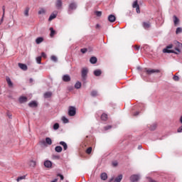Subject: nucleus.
<instances>
[{"label":"nucleus","mask_w":182,"mask_h":182,"mask_svg":"<svg viewBox=\"0 0 182 182\" xmlns=\"http://www.w3.org/2000/svg\"><path fill=\"white\" fill-rule=\"evenodd\" d=\"M171 48H173V44L168 45V46H166V48H164L163 50L164 53H176L177 54V53H180L181 52L178 48H175V50H176V52L174 51V50H169Z\"/></svg>","instance_id":"1"},{"label":"nucleus","mask_w":182,"mask_h":182,"mask_svg":"<svg viewBox=\"0 0 182 182\" xmlns=\"http://www.w3.org/2000/svg\"><path fill=\"white\" fill-rule=\"evenodd\" d=\"M87 73H89V70L87 68H84L81 71V76L83 80H86V77H87Z\"/></svg>","instance_id":"2"},{"label":"nucleus","mask_w":182,"mask_h":182,"mask_svg":"<svg viewBox=\"0 0 182 182\" xmlns=\"http://www.w3.org/2000/svg\"><path fill=\"white\" fill-rule=\"evenodd\" d=\"M76 8H77L76 3L75 2L70 3L68 6V14H72V11H75Z\"/></svg>","instance_id":"3"},{"label":"nucleus","mask_w":182,"mask_h":182,"mask_svg":"<svg viewBox=\"0 0 182 182\" xmlns=\"http://www.w3.org/2000/svg\"><path fill=\"white\" fill-rule=\"evenodd\" d=\"M76 114V108L75 107H69L68 116L73 117Z\"/></svg>","instance_id":"4"},{"label":"nucleus","mask_w":182,"mask_h":182,"mask_svg":"<svg viewBox=\"0 0 182 182\" xmlns=\"http://www.w3.org/2000/svg\"><path fill=\"white\" fill-rule=\"evenodd\" d=\"M129 180L131 182H136L140 180V176L139 175L134 174L130 176Z\"/></svg>","instance_id":"5"},{"label":"nucleus","mask_w":182,"mask_h":182,"mask_svg":"<svg viewBox=\"0 0 182 182\" xmlns=\"http://www.w3.org/2000/svg\"><path fill=\"white\" fill-rule=\"evenodd\" d=\"M146 75H152V73H160L159 70L149 69L146 71Z\"/></svg>","instance_id":"6"},{"label":"nucleus","mask_w":182,"mask_h":182,"mask_svg":"<svg viewBox=\"0 0 182 182\" xmlns=\"http://www.w3.org/2000/svg\"><path fill=\"white\" fill-rule=\"evenodd\" d=\"M173 23L175 26H177L178 23H180V19L178 18V17H177V16L174 15L173 16Z\"/></svg>","instance_id":"7"},{"label":"nucleus","mask_w":182,"mask_h":182,"mask_svg":"<svg viewBox=\"0 0 182 182\" xmlns=\"http://www.w3.org/2000/svg\"><path fill=\"white\" fill-rule=\"evenodd\" d=\"M44 166L46 168H50L52 167V161L49 160L44 161Z\"/></svg>","instance_id":"8"},{"label":"nucleus","mask_w":182,"mask_h":182,"mask_svg":"<svg viewBox=\"0 0 182 182\" xmlns=\"http://www.w3.org/2000/svg\"><path fill=\"white\" fill-rule=\"evenodd\" d=\"M62 5H63V4L62 3V0H57L55 2V6L58 9H60V8H62Z\"/></svg>","instance_id":"9"},{"label":"nucleus","mask_w":182,"mask_h":182,"mask_svg":"<svg viewBox=\"0 0 182 182\" xmlns=\"http://www.w3.org/2000/svg\"><path fill=\"white\" fill-rule=\"evenodd\" d=\"M18 102L21 104L26 103V102H28V97H20L19 99H18Z\"/></svg>","instance_id":"10"},{"label":"nucleus","mask_w":182,"mask_h":182,"mask_svg":"<svg viewBox=\"0 0 182 182\" xmlns=\"http://www.w3.org/2000/svg\"><path fill=\"white\" fill-rule=\"evenodd\" d=\"M18 67L20 68V69H22V70H28V65H26V64L19 63Z\"/></svg>","instance_id":"11"},{"label":"nucleus","mask_w":182,"mask_h":182,"mask_svg":"<svg viewBox=\"0 0 182 182\" xmlns=\"http://www.w3.org/2000/svg\"><path fill=\"white\" fill-rule=\"evenodd\" d=\"M63 82H70V76L69 75H65L63 76Z\"/></svg>","instance_id":"12"},{"label":"nucleus","mask_w":182,"mask_h":182,"mask_svg":"<svg viewBox=\"0 0 182 182\" xmlns=\"http://www.w3.org/2000/svg\"><path fill=\"white\" fill-rule=\"evenodd\" d=\"M108 21L109 22H114L116 21V16L114 15L111 14L108 16Z\"/></svg>","instance_id":"13"},{"label":"nucleus","mask_w":182,"mask_h":182,"mask_svg":"<svg viewBox=\"0 0 182 182\" xmlns=\"http://www.w3.org/2000/svg\"><path fill=\"white\" fill-rule=\"evenodd\" d=\"M123 180V175L119 174L117 177H116L114 180V182H120Z\"/></svg>","instance_id":"14"},{"label":"nucleus","mask_w":182,"mask_h":182,"mask_svg":"<svg viewBox=\"0 0 182 182\" xmlns=\"http://www.w3.org/2000/svg\"><path fill=\"white\" fill-rule=\"evenodd\" d=\"M142 26L144 28V29H149V28L151 26L150 22H144L142 23Z\"/></svg>","instance_id":"15"},{"label":"nucleus","mask_w":182,"mask_h":182,"mask_svg":"<svg viewBox=\"0 0 182 182\" xmlns=\"http://www.w3.org/2000/svg\"><path fill=\"white\" fill-rule=\"evenodd\" d=\"M28 106L29 107H38V103H36V102L35 101H33L28 103Z\"/></svg>","instance_id":"16"},{"label":"nucleus","mask_w":182,"mask_h":182,"mask_svg":"<svg viewBox=\"0 0 182 182\" xmlns=\"http://www.w3.org/2000/svg\"><path fill=\"white\" fill-rule=\"evenodd\" d=\"M45 99H49V97H52V92H46L44 94Z\"/></svg>","instance_id":"17"},{"label":"nucleus","mask_w":182,"mask_h":182,"mask_svg":"<svg viewBox=\"0 0 182 182\" xmlns=\"http://www.w3.org/2000/svg\"><path fill=\"white\" fill-rule=\"evenodd\" d=\"M50 38H53V36H55V35H56V31H55V30H53V28H50Z\"/></svg>","instance_id":"18"},{"label":"nucleus","mask_w":182,"mask_h":182,"mask_svg":"<svg viewBox=\"0 0 182 182\" xmlns=\"http://www.w3.org/2000/svg\"><path fill=\"white\" fill-rule=\"evenodd\" d=\"M90 63H92V65H95V63H97V58L96 57H92L90 59Z\"/></svg>","instance_id":"19"},{"label":"nucleus","mask_w":182,"mask_h":182,"mask_svg":"<svg viewBox=\"0 0 182 182\" xmlns=\"http://www.w3.org/2000/svg\"><path fill=\"white\" fill-rule=\"evenodd\" d=\"M42 42H43V38L42 37H38L36 39V43H37V45H39V43H42Z\"/></svg>","instance_id":"20"},{"label":"nucleus","mask_w":182,"mask_h":182,"mask_svg":"<svg viewBox=\"0 0 182 182\" xmlns=\"http://www.w3.org/2000/svg\"><path fill=\"white\" fill-rule=\"evenodd\" d=\"M45 14H46V10L43 8H41L38 11V15H45Z\"/></svg>","instance_id":"21"},{"label":"nucleus","mask_w":182,"mask_h":182,"mask_svg":"<svg viewBox=\"0 0 182 182\" xmlns=\"http://www.w3.org/2000/svg\"><path fill=\"white\" fill-rule=\"evenodd\" d=\"M6 82H7L9 86L10 87H11V86H13L14 84L12 83V81H11V78H9V77H6Z\"/></svg>","instance_id":"22"},{"label":"nucleus","mask_w":182,"mask_h":182,"mask_svg":"<svg viewBox=\"0 0 182 182\" xmlns=\"http://www.w3.org/2000/svg\"><path fill=\"white\" fill-rule=\"evenodd\" d=\"M60 146H63L64 150H68V144L65 141L60 142Z\"/></svg>","instance_id":"23"},{"label":"nucleus","mask_w":182,"mask_h":182,"mask_svg":"<svg viewBox=\"0 0 182 182\" xmlns=\"http://www.w3.org/2000/svg\"><path fill=\"white\" fill-rule=\"evenodd\" d=\"M62 150H63V149H62V146H55V151L57 153H62Z\"/></svg>","instance_id":"24"},{"label":"nucleus","mask_w":182,"mask_h":182,"mask_svg":"<svg viewBox=\"0 0 182 182\" xmlns=\"http://www.w3.org/2000/svg\"><path fill=\"white\" fill-rule=\"evenodd\" d=\"M95 76H100L102 75V70H96L94 71Z\"/></svg>","instance_id":"25"},{"label":"nucleus","mask_w":182,"mask_h":182,"mask_svg":"<svg viewBox=\"0 0 182 182\" xmlns=\"http://www.w3.org/2000/svg\"><path fill=\"white\" fill-rule=\"evenodd\" d=\"M101 119L103 120L104 122H106V120H107V114H102L101 115Z\"/></svg>","instance_id":"26"},{"label":"nucleus","mask_w":182,"mask_h":182,"mask_svg":"<svg viewBox=\"0 0 182 182\" xmlns=\"http://www.w3.org/2000/svg\"><path fill=\"white\" fill-rule=\"evenodd\" d=\"M101 180H107V173H102L101 174Z\"/></svg>","instance_id":"27"},{"label":"nucleus","mask_w":182,"mask_h":182,"mask_svg":"<svg viewBox=\"0 0 182 182\" xmlns=\"http://www.w3.org/2000/svg\"><path fill=\"white\" fill-rule=\"evenodd\" d=\"M75 89H80L82 87V83L80 82H77L75 85Z\"/></svg>","instance_id":"28"},{"label":"nucleus","mask_w":182,"mask_h":182,"mask_svg":"<svg viewBox=\"0 0 182 182\" xmlns=\"http://www.w3.org/2000/svg\"><path fill=\"white\" fill-rule=\"evenodd\" d=\"M46 143L50 146L52 144V139L49 137L46 138Z\"/></svg>","instance_id":"29"},{"label":"nucleus","mask_w":182,"mask_h":182,"mask_svg":"<svg viewBox=\"0 0 182 182\" xmlns=\"http://www.w3.org/2000/svg\"><path fill=\"white\" fill-rule=\"evenodd\" d=\"M57 16V14H52L49 18H48V21H53V19H55V18H56Z\"/></svg>","instance_id":"30"},{"label":"nucleus","mask_w":182,"mask_h":182,"mask_svg":"<svg viewBox=\"0 0 182 182\" xmlns=\"http://www.w3.org/2000/svg\"><path fill=\"white\" fill-rule=\"evenodd\" d=\"M26 178V176H18L16 179V181L19 182L21 180H25Z\"/></svg>","instance_id":"31"},{"label":"nucleus","mask_w":182,"mask_h":182,"mask_svg":"<svg viewBox=\"0 0 182 182\" xmlns=\"http://www.w3.org/2000/svg\"><path fill=\"white\" fill-rule=\"evenodd\" d=\"M24 15L25 16H29V7L26 8Z\"/></svg>","instance_id":"32"},{"label":"nucleus","mask_w":182,"mask_h":182,"mask_svg":"<svg viewBox=\"0 0 182 182\" xmlns=\"http://www.w3.org/2000/svg\"><path fill=\"white\" fill-rule=\"evenodd\" d=\"M36 62L37 63H38V65H41V63H42V57L41 56L37 57Z\"/></svg>","instance_id":"33"},{"label":"nucleus","mask_w":182,"mask_h":182,"mask_svg":"<svg viewBox=\"0 0 182 182\" xmlns=\"http://www.w3.org/2000/svg\"><path fill=\"white\" fill-rule=\"evenodd\" d=\"M139 3H138L137 0H136L135 1H134L133 5H132V8H137V7H139Z\"/></svg>","instance_id":"34"},{"label":"nucleus","mask_w":182,"mask_h":182,"mask_svg":"<svg viewBox=\"0 0 182 182\" xmlns=\"http://www.w3.org/2000/svg\"><path fill=\"white\" fill-rule=\"evenodd\" d=\"M91 96H92V97H96V96H97V91H96V90L92 91Z\"/></svg>","instance_id":"35"},{"label":"nucleus","mask_w":182,"mask_h":182,"mask_svg":"<svg viewBox=\"0 0 182 182\" xmlns=\"http://www.w3.org/2000/svg\"><path fill=\"white\" fill-rule=\"evenodd\" d=\"M30 166H31V167H35L36 166V161L31 160L30 161Z\"/></svg>","instance_id":"36"},{"label":"nucleus","mask_w":182,"mask_h":182,"mask_svg":"<svg viewBox=\"0 0 182 182\" xmlns=\"http://www.w3.org/2000/svg\"><path fill=\"white\" fill-rule=\"evenodd\" d=\"M181 32H182V28H181L178 27V28H176V35H178V33H181Z\"/></svg>","instance_id":"37"},{"label":"nucleus","mask_w":182,"mask_h":182,"mask_svg":"<svg viewBox=\"0 0 182 182\" xmlns=\"http://www.w3.org/2000/svg\"><path fill=\"white\" fill-rule=\"evenodd\" d=\"M62 121L63 122V123H69V119H68V118H66L65 117H62Z\"/></svg>","instance_id":"38"},{"label":"nucleus","mask_w":182,"mask_h":182,"mask_svg":"<svg viewBox=\"0 0 182 182\" xmlns=\"http://www.w3.org/2000/svg\"><path fill=\"white\" fill-rule=\"evenodd\" d=\"M173 80H175V82H178V80H180V77L177 75H174L173 77Z\"/></svg>","instance_id":"39"},{"label":"nucleus","mask_w":182,"mask_h":182,"mask_svg":"<svg viewBox=\"0 0 182 182\" xmlns=\"http://www.w3.org/2000/svg\"><path fill=\"white\" fill-rule=\"evenodd\" d=\"M51 60H53V62H58V58H56V56L55 55H52Z\"/></svg>","instance_id":"40"},{"label":"nucleus","mask_w":182,"mask_h":182,"mask_svg":"<svg viewBox=\"0 0 182 182\" xmlns=\"http://www.w3.org/2000/svg\"><path fill=\"white\" fill-rule=\"evenodd\" d=\"M53 129H54V130H58V129H59V124L58 123H55L53 125Z\"/></svg>","instance_id":"41"},{"label":"nucleus","mask_w":182,"mask_h":182,"mask_svg":"<svg viewBox=\"0 0 182 182\" xmlns=\"http://www.w3.org/2000/svg\"><path fill=\"white\" fill-rule=\"evenodd\" d=\"M86 153L87 154H90V153H92V147H89L87 150H86Z\"/></svg>","instance_id":"42"},{"label":"nucleus","mask_w":182,"mask_h":182,"mask_svg":"<svg viewBox=\"0 0 182 182\" xmlns=\"http://www.w3.org/2000/svg\"><path fill=\"white\" fill-rule=\"evenodd\" d=\"M96 16H102V11H95V12Z\"/></svg>","instance_id":"43"},{"label":"nucleus","mask_w":182,"mask_h":182,"mask_svg":"<svg viewBox=\"0 0 182 182\" xmlns=\"http://www.w3.org/2000/svg\"><path fill=\"white\" fill-rule=\"evenodd\" d=\"M80 52L82 53H86L87 52V48H81Z\"/></svg>","instance_id":"44"},{"label":"nucleus","mask_w":182,"mask_h":182,"mask_svg":"<svg viewBox=\"0 0 182 182\" xmlns=\"http://www.w3.org/2000/svg\"><path fill=\"white\" fill-rule=\"evenodd\" d=\"M134 48L135 50H136V51L140 50V46L135 45L134 46Z\"/></svg>","instance_id":"45"},{"label":"nucleus","mask_w":182,"mask_h":182,"mask_svg":"<svg viewBox=\"0 0 182 182\" xmlns=\"http://www.w3.org/2000/svg\"><path fill=\"white\" fill-rule=\"evenodd\" d=\"M109 129H112V126L111 125H108L104 127L105 130H109Z\"/></svg>","instance_id":"46"},{"label":"nucleus","mask_w":182,"mask_h":182,"mask_svg":"<svg viewBox=\"0 0 182 182\" xmlns=\"http://www.w3.org/2000/svg\"><path fill=\"white\" fill-rule=\"evenodd\" d=\"M157 127V126L156 125V124H154V125H153V126H151V127H150V129L151 130H156V128Z\"/></svg>","instance_id":"47"},{"label":"nucleus","mask_w":182,"mask_h":182,"mask_svg":"<svg viewBox=\"0 0 182 182\" xmlns=\"http://www.w3.org/2000/svg\"><path fill=\"white\" fill-rule=\"evenodd\" d=\"M58 177H60V180H63L65 178L63 177V175L60 174V173H58Z\"/></svg>","instance_id":"48"},{"label":"nucleus","mask_w":182,"mask_h":182,"mask_svg":"<svg viewBox=\"0 0 182 182\" xmlns=\"http://www.w3.org/2000/svg\"><path fill=\"white\" fill-rule=\"evenodd\" d=\"M53 158L56 159L57 160H59V159H60V156H59V155H53Z\"/></svg>","instance_id":"49"},{"label":"nucleus","mask_w":182,"mask_h":182,"mask_svg":"<svg viewBox=\"0 0 182 182\" xmlns=\"http://www.w3.org/2000/svg\"><path fill=\"white\" fill-rule=\"evenodd\" d=\"M136 13L140 14V6H139L138 7H136Z\"/></svg>","instance_id":"50"},{"label":"nucleus","mask_w":182,"mask_h":182,"mask_svg":"<svg viewBox=\"0 0 182 182\" xmlns=\"http://www.w3.org/2000/svg\"><path fill=\"white\" fill-rule=\"evenodd\" d=\"M41 56L42 58H46V53H45L44 52L41 53Z\"/></svg>","instance_id":"51"},{"label":"nucleus","mask_w":182,"mask_h":182,"mask_svg":"<svg viewBox=\"0 0 182 182\" xmlns=\"http://www.w3.org/2000/svg\"><path fill=\"white\" fill-rule=\"evenodd\" d=\"M2 9H3V16H5V6H3Z\"/></svg>","instance_id":"52"},{"label":"nucleus","mask_w":182,"mask_h":182,"mask_svg":"<svg viewBox=\"0 0 182 182\" xmlns=\"http://www.w3.org/2000/svg\"><path fill=\"white\" fill-rule=\"evenodd\" d=\"M182 132V126L178 129V133H181Z\"/></svg>","instance_id":"53"},{"label":"nucleus","mask_w":182,"mask_h":182,"mask_svg":"<svg viewBox=\"0 0 182 182\" xmlns=\"http://www.w3.org/2000/svg\"><path fill=\"white\" fill-rule=\"evenodd\" d=\"M114 167H116L117 166V162H114L113 164Z\"/></svg>","instance_id":"54"},{"label":"nucleus","mask_w":182,"mask_h":182,"mask_svg":"<svg viewBox=\"0 0 182 182\" xmlns=\"http://www.w3.org/2000/svg\"><path fill=\"white\" fill-rule=\"evenodd\" d=\"M139 112H135L134 116H139Z\"/></svg>","instance_id":"55"},{"label":"nucleus","mask_w":182,"mask_h":182,"mask_svg":"<svg viewBox=\"0 0 182 182\" xmlns=\"http://www.w3.org/2000/svg\"><path fill=\"white\" fill-rule=\"evenodd\" d=\"M178 47H179V48H181V49H182V44L180 43H178Z\"/></svg>","instance_id":"56"},{"label":"nucleus","mask_w":182,"mask_h":182,"mask_svg":"<svg viewBox=\"0 0 182 182\" xmlns=\"http://www.w3.org/2000/svg\"><path fill=\"white\" fill-rule=\"evenodd\" d=\"M3 21H4V16H3V17H2L1 20L0 25H1V23H2Z\"/></svg>","instance_id":"57"},{"label":"nucleus","mask_w":182,"mask_h":182,"mask_svg":"<svg viewBox=\"0 0 182 182\" xmlns=\"http://www.w3.org/2000/svg\"><path fill=\"white\" fill-rule=\"evenodd\" d=\"M114 180V178H112L111 179H109V182H112V181H113Z\"/></svg>","instance_id":"58"},{"label":"nucleus","mask_w":182,"mask_h":182,"mask_svg":"<svg viewBox=\"0 0 182 182\" xmlns=\"http://www.w3.org/2000/svg\"><path fill=\"white\" fill-rule=\"evenodd\" d=\"M141 148H142L141 146H138V149H139V150H141Z\"/></svg>","instance_id":"59"},{"label":"nucleus","mask_w":182,"mask_h":182,"mask_svg":"<svg viewBox=\"0 0 182 182\" xmlns=\"http://www.w3.org/2000/svg\"><path fill=\"white\" fill-rule=\"evenodd\" d=\"M30 82H31V83H32V82H33V80L32 78H31Z\"/></svg>","instance_id":"60"},{"label":"nucleus","mask_w":182,"mask_h":182,"mask_svg":"<svg viewBox=\"0 0 182 182\" xmlns=\"http://www.w3.org/2000/svg\"><path fill=\"white\" fill-rule=\"evenodd\" d=\"M180 122H181V123L182 124V116H181V118H180Z\"/></svg>","instance_id":"61"},{"label":"nucleus","mask_w":182,"mask_h":182,"mask_svg":"<svg viewBox=\"0 0 182 182\" xmlns=\"http://www.w3.org/2000/svg\"><path fill=\"white\" fill-rule=\"evenodd\" d=\"M97 27H99V24L97 25Z\"/></svg>","instance_id":"62"}]
</instances>
